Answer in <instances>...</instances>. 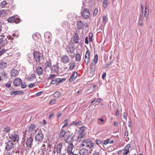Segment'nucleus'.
<instances>
[{
  "instance_id": "49530a36",
  "label": "nucleus",
  "mask_w": 155,
  "mask_h": 155,
  "mask_svg": "<svg viewBox=\"0 0 155 155\" xmlns=\"http://www.w3.org/2000/svg\"><path fill=\"white\" fill-rule=\"evenodd\" d=\"M90 60V58H84V61L85 62V64L87 65L89 63V61Z\"/></svg>"
},
{
  "instance_id": "e433bc0d",
  "label": "nucleus",
  "mask_w": 155,
  "mask_h": 155,
  "mask_svg": "<svg viewBox=\"0 0 155 155\" xmlns=\"http://www.w3.org/2000/svg\"><path fill=\"white\" fill-rule=\"evenodd\" d=\"M6 66V63H1L0 64V67L2 68H5V67Z\"/></svg>"
},
{
  "instance_id": "4d7b16f0",
  "label": "nucleus",
  "mask_w": 155,
  "mask_h": 155,
  "mask_svg": "<svg viewBox=\"0 0 155 155\" xmlns=\"http://www.w3.org/2000/svg\"><path fill=\"white\" fill-rule=\"evenodd\" d=\"M5 131L7 133L10 131V129L9 127H6L5 128Z\"/></svg>"
},
{
  "instance_id": "603ef678",
  "label": "nucleus",
  "mask_w": 155,
  "mask_h": 155,
  "mask_svg": "<svg viewBox=\"0 0 155 155\" xmlns=\"http://www.w3.org/2000/svg\"><path fill=\"white\" fill-rule=\"evenodd\" d=\"M107 21V18L106 16H104L103 17V21L104 23L106 24Z\"/></svg>"
},
{
  "instance_id": "f257e3e1",
  "label": "nucleus",
  "mask_w": 155,
  "mask_h": 155,
  "mask_svg": "<svg viewBox=\"0 0 155 155\" xmlns=\"http://www.w3.org/2000/svg\"><path fill=\"white\" fill-rule=\"evenodd\" d=\"M66 80V78L61 79L60 78H56L51 79L50 82V84H56V85H58L62 82L65 81Z\"/></svg>"
},
{
  "instance_id": "1a4fd4ad",
  "label": "nucleus",
  "mask_w": 155,
  "mask_h": 155,
  "mask_svg": "<svg viewBox=\"0 0 155 155\" xmlns=\"http://www.w3.org/2000/svg\"><path fill=\"white\" fill-rule=\"evenodd\" d=\"M44 36L46 41H51V34L50 32H46L44 34Z\"/></svg>"
},
{
  "instance_id": "5701e85b",
  "label": "nucleus",
  "mask_w": 155,
  "mask_h": 155,
  "mask_svg": "<svg viewBox=\"0 0 155 155\" xmlns=\"http://www.w3.org/2000/svg\"><path fill=\"white\" fill-rule=\"evenodd\" d=\"M35 125L34 124H31L30 125L28 128L27 130L28 132H31L35 129Z\"/></svg>"
},
{
  "instance_id": "8fccbe9b",
  "label": "nucleus",
  "mask_w": 155,
  "mask_h": 155,
  "mask_svg": "<svg viewBox=\"0 0 155 155\" xmlns=\"http://www.w3.org/2000/svg\"><path fill=\"white\" fill-rule=\"evenodd\" d=\"M11 83L10 82H8L6 83L5 85L7 87L9 88L11 87Z\"/></svg>"
},
{
  "instance_id": "5fc2aeb1",
  "label": "nucleus",
  "mask_w": 155,
  "mask_h": 155,
  "mask_svg": "<svg viewBox=\"0 0 155 155\" xmlns=\"http://www.w3.org/2000/svg\"><path fill=\"white\" fill-rule=\"evenodd\" d=\"M55 100H51L50 102V104H54L55 102Z\"/></svg>"
},
{
  "instance_id": "79ce46f5",
  "label": "nucleus",
  "mask_w": 155,
  "mask_h": 155,
  "mask_svg": "<svg viewBox=\"0 0 155 155\" xmlns=\"http://www.w3.org/2000/svg\"><path fill=\"white\" fill-rule=\"evenodd\" d=\"M75 65V64L74 63H72L69 69L71 70H72L74 68Z\"/></svg>"
},
{
  "instance_id": "864d4df0",
  "label": "nucleus",
  "mask_w": 155,
  "mask_h": 155,
  "mask_svg": "<svg viewBox=\"0 0 155 155\" xmlns=\"http://www.w3.org/2000/svg\"><path fill=\"white\" fill-rule=\"evenodd\" d=\"M21 87L22 88H25L26 86L27 85L25 83H21Z\"/></svg>"
},
{
  "instance_id": "a211bd4d",
  "label": "nucleus",
  "mask_w": 155,
  "mask_h": 155,
  "mask_svg": "<svg viewBox=\"0 0 155 155\" xmlns=\"http://www.w3.org/2000/svg\"><path fill=\"white\" fill-rule=\"evenodd\" d=\"M79 40V37L78 34L75 33L74 35V43L78 44Z\"/></svg>"
},
{
  "instance_id": "dca6fc26",
  "label": "nucleus",
  "mask_w": 155,
  "mask_h": 155,
  "mask_svg": "<svg viewBox=\"0 0 155 155\" xmlns=\"http://www.w3.org/2000/svg\"><path fill=\"white\" fill-rule=\"evenodd\" d=\"M77 76L78 74L77 72H75L73 73L69 79V81L71 82L74 81L77 77Z\"/></svg>"
},
{
  "instance_id": "37998d69",
  "label": "nucleus",
  "mask_w": 155,
  "mask_h": 155,
  "mask_svg": "<svg viewBox=\"0 0 155 155\" xmlns=\"http://www.w3.org/2000/svg\"><path fill=\"white\" fill-rule=\"evenodd\" d=\"M7 50L5 48L3 49L2 50H0V56L3 54Z\"/></svg>"
},
{
  "instance_id": "a19ab883",
  "label": "nucleus",
  "mask_w": 155,
  "mask_h": 155,
  "mask_svg": "<svg viewBox=\"0 0 155 155\" xmlns=\"http://www.w3.org/2000/svg\"><path fill=\"white\" fill-rule=\"evenodd\" d=\"M91 70L92 72H94L95 71V66L94 63H92L91 64Z\"/></svg>"
},
{
  "instance_id": "7ed1b4c3",
  "label": "nucleus",
  "mask_w": 155,
  "mask_h": 155,
  "mask_svg": "<svg viewBox=\"0 0 155 155\" xmlns=\"http://www.w3.org/2000/svg\"><path fill=\"white\" fill-rule=\"evenodd\" d=\"M5 149L7 151H9L11 150L14 146V144L11 141H8L7 142L5 143Z\"/></svg>"
},
{
  "instance_id": "09e8293b",
  "label": "nucleus",
  "mask_w": 155,
  "mask_h": 155,
  "mask_svg": "<svg viewBox=\"0 0 155 155\" xmlns=\"http://www.w3.org/2000/svg\"><path fill=\"white\" fill-rule=\"evenodd\" d=\"M20 22V19L18 18H16L15 16V21H14V22H15L16 23H19Z\"/></svg>"
},
{
  "instance_id": "cd10ccee",
  "label": "nucleus",
  "mask_w": 155,
  "mask_h": 155,
  "mask_svg": "<svg viewBox=\"0 0 155 155\" xmlns=\"http://www.w3.org/2000/svg\"><path fill=\"white\" fill-rule=\"evenodd\" d=\"M68 48H69V52L71 54L74 53L75 48L72 45L69 46Z\"/></svg>"
},
{
  "instance_id": "ddd939ff",
  "label": "nucleus",
  "mask_w": 155,
  "mask_h": 155,
  "mask_svg": "<svg viewBox=\"0 0 155 155\" xmlns=\"http://www.w3.org/2000/svg\"><path fill=\"white\" fill-rule=\"evenodd\" d=\"M145 5V6L144 12V16L146 18V20H147L148 17L149 10L148 9V6L147 3H146Z\"/></svg>"
},
{
  "instance_id": "338daca9",
  "label": "nucleus",
  "mask_w": 155,
  "mask_h": 155,
  "mask_svg": "<svg viewBox=\"0 0 155 155\" xmlns=\"http://www.w3.org/2000/svg\"><path fill=\"white\" fill-rule=\"evenodd\" d=\"M93 155H99V153L98 152L95 151Z\"/></svg>"
},
{
  "instance_id": "2eb2a0df",
  "label": "nucleus",
  "mask_w": 155,
  "mask_h": 155,
  "mask_svg": "<svg viewBox=\"0 0 155 155\" xmlns=\"http://www.w3.org/2000/svg\"><path fill=\"white\" fill-rule=\"evenodd\" d=\"M43 71V69L41 67L38 66L36 68V71L37 74L38 76H40L42 74Z\"/></svg>"
},
{
  "instance_id": "f03ea898",
  "label": "nucleus",
  "mask_w": 155,
  "mask_h": 155,
  "mask_svg": "<svg viewBox=\"0 0 155 155\" xmlns=\"http://www.w3.org/2000/svg\"><path fill=\"white\" fill-rule=\"evenodd\" d=\"M33 55L36 62H40V58H42V54L37 51H35L33 53Z\"/></svg>"
},
{
  "instance_id": "a18cd8bd",
  "label": "nucleus",
  "mask_w": 155,
  "mask_h": 155,
  "mask_svg": "<svg viewBox=\"0 0 155 155\" xmlns=\"http://www.w3.org/2000/svg\"><path fill=\"white\" fill-rule=\"evenodd\" d=\"M90 56L89 51L88 50H87L86 51V53L85 56L84 58H89Z\"/></svg>"
},
{
  "instance_id": "39448f33",
  "label": "nucleus",
  "mask_w": 155,
  "mask_h": 155,
  "mask_svg": "<svg viewBox=\"0 0 155 155\" xmlns=\"http://www.w3.org/2000/svg\"><path fill=\"white\" fill-rule=\"evenodd\" d=\"M66 136L65 137V142L70 144H73V142L74 141V137L71 135L68 136L66 138Z\"/></svg>"
},
{
  "instance_id": "bb28decb",
  "label": "nucleus",
  "mask_w": 155,
  "mask_h": 155,
  "mask_svg": "<svg viewBox=\"0 0 155 155\" xmlns=\"http://www.w3.org/2000/svg\"><path fill=\"white\" fill-rule=\"evenodd\" d=\"M62 148V145L60 143L57 146L56 151L58 153H61Z\"/></svg>"
},
{
  "instance_id": "aec40b11",
  "label": "nucleus",
  "mask_w": 155,
  "mask_h": 155,
  "mask_svg": "<svg viewBox=\"0 0 155 155\" xmlns=\"http://www.w3.org/2000/svg\"><path fill=\"white\" fill-rule=\"evenodd\" d=\"M23 93V92L22 91H14L10 93L11 95H17V94H22Z\"/></svg>"
},
{
  "instance_id": "b1692460",
  "label": "nucleus",
  "mask_w": 155,
  "mask_h": 155,
  "mask_svg": "<svg viewBox=\"0 0 155 155\" xmlns=\"http://www.w3.org/2000/svg\"><path fill=\"white\" fill-rule=\"evenodd\" d=\"M15 16H14L11 17H9L8 18L7 20L8 22L10 23H12L14 22L15 21Z\"/></svg>"
},
{
  "instance_id": "0eeeda50",
  "label": "nucleus",
  "mask_w": 155,
  "mask_h": 155,
  "mask_svg": "<svg viewBox=\"0 0 155 155\" xmlns=\"http://www.w3.org/2000/svg\"><path fill=\"white\" fill-rule=\"evenodd\" d=\"M70 59L68 56L66 55L62 56L61 57V61L65 64H67L69 62Z\"/></svg>"
},
{
  "instance_id": "69168bd1",
  "label": "nucleus",
  "mask_w": 155,
  "mask_h": 155,
  "mask_svg": "<svg viewBox=\"0 0 155 155\" xmlns=\"http://www.w3.org/2000/svg\"><path fill=\"white\" fill-rule=\"evenodd\" d=\"M97 120H100L101 122H99V123L101 124H102L104 122V120L103 119H97Z\"/></svg>"
},
{
  "instance_id": "9b49d317",
  "label": "nucleus",
  "mask_w": 155,
  "mask_h": 155,
  "mask_svg": "<svg viewBox=\"0 0 155 155\" xmlns=\"http://www.w3.org/2000/svg\"><path fill=\"white\" fill-rule=\"evenodd\" d=\"M130 144H127L123 149V151L125 152L123 153V155H127L129 153V149L130 148Z\"/></svg>"
},
{
  "instance_id": "c03bdc74",
  "label": "nucleus",
  "mask_w": 155,
  "mask_h": 155,
  "mask_svg": "<svg viewBox=\"0 0 155 155\" xmlns=\"http://www.w3.org/2000/svg\"><path fill=\"white\" fill-rule=\"evenodd\" d=\"M85 136V135L84 134L81 133L79 135L78 137V139H81V138H84Z\"/></svg>"
},
{
  "instance_id": "ea45409f",
  "label": "nucleus",
  "mask_w": 155,
  "mask_h": 155,
  "mask_svg": "<svg viewBox=\"0 0 155 155\" xmlns=\"http://www.w3.org/2000/svg\"><path fill=\"white\" fill-rule=\"evenodd\" d=\"M108 4V2L107 1V0H103V6L105 8L107 6Z\"/></svg>"
},
{
  "instance_id": "72a5a7b5",
  "label": "nucleus",
  "mask_w": 155,
  "mask_h": 155,
  "mask_svg": "<svg viewBox=\"0 0 155 155\" xmlns=\"http://www.w3.org/2000/svg\"><path fill=\"white\" fill-rule=\"evenodd\" d=\"M8 4L7 2L5 1H3L1 3V6L3 8L6 6Z\"/></svg>"
},
{
  "instance_id": "c756f323",
  "label": "nucleus",
  "mask_w": 155,
  "mask_h": 155,
  "mask_svg": "<svg viewBox=\"0 0 155 155\" xmlns=\"http://www.w3.org/2000/svg\"><path fill=\"white\" fill-rule=\"evenodd\" d=\"M45 68H50L51 66V61L49 60V61H47L45 64Z\"/></svg>"
},
{
  "instance_id": "9d476101",
  "label": "nucleus",
  "mask_w": 155,
  "mask_h": 155,
  "mask_svg": "<svg viewBox=\"0 0 155 155\" xmlns=\"http://www.w3.org/2000/svg\"><path fill=\"white\" fill-rule=\"evenodd\" d=\"M22 80L19 78H17L15 79L13 82L14 85L16 86H19L22 83Z\"/></svg>"
},
{
  "instance_id": "6e6d98bb",
  "label": "nucleus",
  "mask_w": 155,
  "mask_h": 155,
  "mask_svg": "<svg viewBox=\"0 0 155 155\" xmlns=\"http://www.w3.org/2000/svg\"><path fill=\"white\" fill-rule=\"evenodd\" d=\"M123 116L124 119H125L126 120H127V114L126 113L124 112L123 113Z\"/></svg>"
},
{
  "instance_id": "4be33fe9",
  "label": "nucleus",
  "mask_w": 155,
  "mask_h": 155,
  "mask_svg": "<svg viewBox=\"0 0 155 155\" xmlns=\"http://www.w3.org/2000/svg\"><path fill=\"white\" fill-rule=\"evenodd\" d=\"M36 78V75L34 74H31L27 78V80L31 81H32L34 78Z\"/></svg>"
},
{
  "instance_id": "6ab92c4d",
  "label": "nucleus",
  "mask_w": 155,
  "mask_h": 155,
  "mask_svg": "<svg viewBox=\"0 0 155 155\" xmlns=\"http://www.w3.org/2000/svg\"><path fill=\"white\" fill-rule=\"evenodd\" d=\"M73 147L74 145L73 144H70L68 146L67 150L68 153H69V154H72L73 153L72 151Z\"/></svg>"
},
{
  "instance_id": "4468645a",
  "label": "nucleus",
  "mask_w": 155,
  "mask_h": 155,
  "mask_svg": "<svg viewBox=\"0 0 155 155\" xmlns=\"http://www.w3.org/2000/svg\"><path fill=\"white\" fill-rule=\"evenodd\" d=\"M79 154L80 155H88V150L83 148L79 150Z\"/></svg>"
},
{
  "instance_id": "e2e57ef3",
  "label": "nucleus",
  "mask_w": 155,
  "mask_h": 155,
  "mask_svg": "<svg viewBox=\"0 0 155 155\" xmlns=\"http://www.w3.org/2000/svg\"><path fill=\"white\" fill-rule=\"evenodd\" d=\"M109 141L110 139H107V140H105L104 142V144L105 145L107 144L108 143H109Z\"/></svg>"
},
{
  "instance_id": "a878e982",
  "label": "nucleus",
  "mask_w": 155,
  "mask_h": 155,
  "mask_svg": "<svg viewBox=\"0 0 155 155\" xmlns=\"http://www.w3.org/2000/svg\"><path fill=\"white\" fill-rule=\"evenodd\" d=\"M82 122L80 121L78 122H76L75 121H73L71 123V125H74V126H79L82 125Z\"/></svg>"
},
{
  "instance_id": "052dcab7",
  "label": "nucleus",
  "mask_w": 155,
  "mask_h": 155,
  "mask_svg": "<svg viewBox=\"0 0 155 155\" xmlns=\"http://www.w3.org/2000/svg\"><path fill=\"white\" fill-rule=\"evenodd\" d=\"M106 73H104L102 76V79L103 80H104L105 78L106 77Z\"/></svg>"
},
{
  "instance_id": "423d86ee",
  "label": "nucleus",
  "mask_w": 155,
  "mask_h": 155,
  "mask_svg": "<svg viewBox=\"0 0 155 155\" xmlns=\"http://www.w3.org/2000/svg\"><path fill=\"white\" fill-rule=\"evenodd\" d=\"M90 15L89 11L87 9H84L82 13V15L84 19H87Z\"/></svg>"
},
{
  "instance_id": "7c9ffc66",
  "label": "nucleus",
  "mask_w": 155,
  "mask_h": 155,
  "mask_svg": "<svg viewBox=\"0 0 155 155\" xmlns=\"http://www.w3.org/2000/svg\"><path fill=\"white\" fill-rule=\"evenodd\" d=\"M94 146V144L93 143L91 142H88L86 144V146L87 147H88L89 148H91Z\"/></svg>"
},
{
  "instance_id": "f3484780",
  "label": "nucleus",
  "mask_w": 155,
  "mask_h": 155,
  "mask_svg": "<svg viewBox=\"0 0 155 155\" xmlns=\"http://www.w3.org/2000/svg\"><path fill=\"white\" fill-rule=\"evenodd\" d=\"M84 24L81 21H77V26L78 29H81L83 28L84 27Z\"/></svg>"
},
{
  "instance_id": "473e14b6",
  "label": "nucleus",
  "mask_w": 155,
  "mask_h": 155,
  "mask_svg": "<svg viewBox=\"0 0 155 155\" xmlns=\"http://www.w3.org/2000/svg\"><path fill=\"white\" fill-rule=\"evenodd\" d=\"M143 17H140L139 20L138 21V24L140 26L143 25Z\"/></svg>"
},
{
  "instance_id": "6e6552de",
  "label": "nucleus",
  "mask_w": 155,
  "mask_h": 155,
  "mask_svg": "<svg viewBox=\"0 0 155 155\" xmlns=\"http://www.w3.org/2000/svg\"><path fill=\"white\" fill-rule=\"evenodd\" d=\"M33 140V138L32 137H30L27 140L26 143L27 147L29 148L31 147Z\"/></svg>"
},
{
  "instance_id": "680f3d73",
  "label": "nucleus",
  "mask_w": 155,
  "mask_h": 155,
  "mask_svg": "<svg viewBox=\"0 0 155 155\" xmlns=\"http://www.w3.org/2000/svg\"><path fill=\"white\" fill-rule=\"evenodd\" d=\"M95 142L98 145L100 144L101 143V141L98 139L95 140Z\"/></svg>"
},
{
  "instance_id": "0e129e2a",
  "label": "nucleus",
  "mask_w": 155,
  "mask_h": 155,
  "mask_svg": "<svg viewBox=\"0 0 155 155\" xmlns=\"http://www.w3.org/2000/svg\"><path fill=\"white\" fill-rule=\"evenodd\" d=\"M85 43L86 44L88 43V38L87 37H86L85 39Z\"/></svg>"
},
{
  "instance_id": "2f4dec72",
  "label": "nucleus",
  "mask_w": 155,
  "mask_h": 155,
  "mask_svg": "<svg viewBox=\"0 0 155 155\" xmlns=\"http://www.w3.org/2000/svg\"><path fill=\"white\" fill-rule=\"evenodd\" d=\"M53 95L55 97L58 98L60 96L61 94L59 92L56 91L54 94Z\"/></svg>"
},
{
  "instance_id": "c85d7f7f",
  "label": "nucleus",
  "mask_w": 155,
  "mask_h": 155,
  "mask_svg": "<svg viewBox=\"0 0 155 155\" xmlns=\"http://www.w3.org/2000/svg\"><path fill=\"white\" fill-rule=\"evenodd\" d=\"M66 134V131L64 130H61L60 134V138H63Z\"/></svg>"
},
{
  "instance_id": "c9c22d12",
  "label": "nucleus",
  "mask_w": 155,
  "mask_h": 155,
  "mask_svg": "<svg viewBox=\"0 0 155 155\" xmlns=\"http://www.w3.org/2000/svg\"><path fill=\"white\" fill-rule=\"evenodd\" d=\"M85 130V127L82 126L80 128V133H82Z\"/></svg>"
},
{
  "instance_id": "58836bf2",
  "label": "nucleus",
  "mask_w": 155,
  "mask_h": 155,
  "mask_svg": "<svg viewBox=\"0 0 155 155\" xmlns=\"http://www.w3.org/2000/svg\"><path fill=\"white\" fill-rule=\"evenodd\" d=\"M56 75L55 74H51L50 77H49L48 78V80L50 79H55V78L56 77Z\"/></svg>"
},
{
  "instance_id": "f8f14e48",
  "label": "nucleus",
  "mask_w": 155,
  "mask_h": 155,
  "mask_svg": "<svg viewBox=\"0 0 155 155\" xmlns=\"http://www.w3.org/2000/svg\"><path fill=\"white\" fill-rule=\"evenodd\" d=\"M18 71L15 69H13L11 72V76L12 77H16L18 74Z\"/></svg>"
},
{
  "instance_id": "3c124183",
  "label": "nucleus",
  "mask_w": 155,
  "mask_h": 155,
  "mask_svg": "<svg viewBox=\"0 0 155 155\" xmlns=\"http://www.w3.org/2000/svg\"><path fill=\"white\" fill-rule=\"evenodd\" d=\"M89 39L90 41H91L92 40V37L93 34L92 33H90L89 34Z\"/></svg>"
},
{
  "instance_id": "393cba45",
  "label": "nucleus",
  "mask_w": 155,
  "mask_h": 155,
  "mask_svg": "<svg viewBox=\"0 0 155 155\" xmlns=\"http://www.w3.org/2000/svg\"><path fill=\"white\" fill-rule=\"evenodd\" d=\"M13 140L14 142L18 141V136L17 134H14L11 137Z\"/></svg>"
},
{
  "instance_id": "4c0bfd02",
  "label": "nucleus",
  "mask_w": 155,
  "mask_h": 155,
  "mask_svg": "<svg viewBox=\"0 0 155 155\" xmlns=\"http://www.w3.org/2000/svg\"><path fill=\"white\" fill-rule=\"evenodd\" d=\"M98 61V55L97 54H96L94 57V62L95 64H96L97 62Z\"/></svg>"
},
{
  "instance_id": "20e7f679",
  "label": "nucleus",
  "mask_w": 155,
  "mask_h": 155,
  "mask_svg": "<svg viewBox=\"0 0 155 155\" xmlns=\"http://www.w3.org/2000/svg\"><path fill=\"white\" fill-rule=\"evenodd\" d=\"M44 138V135L41 132H40L36 134L35 137V139L36 141L41 142Z\"/></svg>"
},
{
  "instance_id": "bf43d9fd",
  "label": "nucleus",
  "mask_w": 155,
  "mask_h": 155,
  "mask_svg": "<svg viewBox=\"0 0 155 155\" xmlns=\"http://www.w3.org/2000/svg\"><path fill=\"white\" fill-rule=\"evenodd\" d=\"M42 93H43L42 91H40V92L37 93L35 94V96L36 97L38 96L39 95H40L41 94H42Z\"/></svg>"
},
{
  "instance_id": "13d9d810",
  "label": "nucleus",
  "mask_w": 155,
  "mask_h": 155,
  "mask_svg": "<svg viewBox=\"0 0 155 155\" xmlns=\"http://www.w3.org/2000/svg\"><path fill=\"white\" fill-rule=\"evenodd\" d=\"M35 84L34 83H30L29 84H28V87L29 88H31Z\"/></svg>"
},
{
  "instance_id": "de8ad7c7",
  "label": "nucleus",
  "mask_w": 155,
  "mask_h": 155,
  "mask_svg": "<svg viewBox=\"0 0 155 155\" xmlns=\"http://www.w3.org/2000/svg\"><path fill=\"white\" fill-rule=\"evenodd\" d=\"M97 12H98V9L97 8H96L94 11L93 14V16H95L97 14Z\"/></svg>"
},
{
  "instance_id": "412c9836",
  "label": "nucleus",
  "mask_w": 155,
  "mask_h": 155,
  "mask_svg": "<svg viewBox=\"0 0 155 155\" xmlns=\"http://www.w3.org/2000/svg\"><path fill=\"white\" fill-rule=\"evenodd\" d=\"M51 70L53 72H57L58 71V66L57 65H54L51 67Z\"/></svg>"
},
{
  "instance_id": "774afa93",
  "label": "nucleus",
  "mask_w": 155,
  "mask_h": 155,
  "mask_svg": "<svg viewBox=\"0 0 155 155\" xmlns=\"http://www.w3.org/2000/svg\"><path fill=\"white\" fill-rule=\"evenodd\" d=\"M111 62L109 63H107L105 65V68H107L108 67L110 64H111Z\"/></svg>"
},
{
  "instance_id": "f704fd0d",
  "label": "nucleus",
  "mask_w": 155,
  "mask_h": 155,
  "mask_svg": "<svg viewBox=\"0 0 155 155\" xmlns=\"http://www.w3.org/2000/svg\"><path fill=\"white\" fill-rule=\"evenodd\" d=\"M81 59V56L80 54L78 53L77 54L76 56V60L77 61H78Z\"/></svg>"
}]
</instances>
